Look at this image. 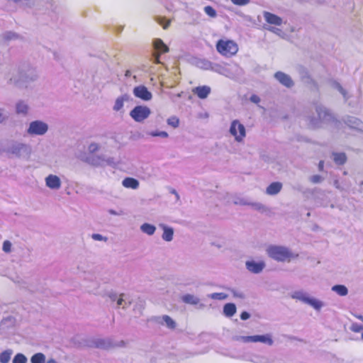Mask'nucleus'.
I'll return each instance as SVG.
<instances>
[{
    "label": "nucleus",
    "mask_w": 363,
    "mask_h": 363,
    "mask_svg": "<svg viewBox=\"0 0 363 363\" xmlns=\"http://www.w3.org/2000/svg\"><path fill=\"white\" fill-rule=\"evenodd\" d=\"M230 292L232 293V294L233 295L234 297H236V298H241V299H243L245 298V294L240 291H238V290H235L234 289H230Z\"/></svg>",
    "instance_id": "nucleus-51"
},
{
    "label": "nucleus",
    "mask_w": 363,
    "mask_h": 363,
    "mask_svg": "<svg viewBox=\"0 0 363 363\" xmlns=\"http://www.w3.org/2000/svg\"><path fill=\"white\" fill-rule=\"evenodd\" d=\"M131 304L128 296L125 294L121 293L116 302V308L126 309Z\"/></svg>",
    "instance_id": "nucleus-23"
},
{
    "label": "nucleus",
    "mask_w": 363,
    "mask_h": 363,
    "mask_svg": "<svg viewBox=\"0 0 363 363\" xmlns=\"http://www.w3.org/2000/svg\"><path fill=\"white\" fill-rule=\"evenodd\" d=\"M3 36L6 40H12L17 38V35L15 33L11 32L4 33Z\"/></svg>",
    "instance_id": "nucleus-55"
},
{
    "label": "nucleus",
    "mask_w": 363,
    "mask_h": 363,
    "mask_svg": "<svg viewBox=\"0 0 363 363\" xmlns=\"http://www.w3.org/2000/svg\"><path fill=\"white\" fill-rule=\"evenodd\" d=\"M27 357L22 353L16 354L13 359V363H27Z\"/></svg>",
    "instance_id": "nucleus-38"
},
{
    "label": "nucleus",
    "mask_w": 363,
    "mask_h": 363,
    "mask_svg": "<svg viewBox=\"0 0 363 363\" xmlns=\"http://www.w3.org/2000/svg\"><path fill=\"white\" fill-rule=\"evenodd\" d=\"M122 184L124 187L128 189H137L139 187V182L132 177H126L125 178Z\"/></svg>",
    "instance_id": "nucleus-27"
},
{
    "label": "nucleus",
    "mask_w": 363,
    "mask_h": 363,
    "mask_svg": "<svg viewBox=\"0 0 363 363\" xmlns=\"http://www.w3.org/2000/svg\"><path fill=\"white\" fill-rule=\"evenodd\" d=\"M230 133L238 143L242 142L246 135L245 126L238 120L232 121L230 127Z\"/></svg>",
    "instance_id": "nucleus-10"
},
{
    "label": "nucleus",
    "mask_w": 363,
    "mask_h": 363,
    "mask_svg": "<svg viewBox=\"0 0 363 363\" xmlns=\"http://www.w3.org/2000/svg\"><path fill=\"white\" fill-rule=\"evenodd\" d=\"M254 342H262L266 345L272 346L274 343V341L272 334L266 333L264 335H254Z\"/></svg>",
    "instance_id": "nucleus-19"
},
{
    "label": "nucleus",
    "mask_w": 363,
    "mask_h": 363,
    "mask_svg": "<svg viewBox=\"0 0 363 363\" xmlns=\"http://www.w3.org/2000/svg\"><path fill=\"white\" fill-rule=\"evenodd\" d=\"M108 298L110 299L111 301L112 302H117V300L119 297V294H117L116 293H110L108 294Z\"/></svg>",
    "instance_id": "nucleus-56"
},
{
    "label": "nucleus",
    "mask_w": 363,
    "mask_h": 363,
    "mask_svg": "<svg viewBox=\"0 0 363 363\" xmlns=\"http://www.w3.org/2000/svg\"><path fill=\"white\" fill-rule=\"evenodd\" d=\"M171 193L173 194L174 195H175L176 198L177 200L179 199V194L177 192V191L175 189H172L171 191Z\"/></svg>",
    "instance_id": "nucleus-63"
},
{
    "label": "nucleus",
    "mask_w": 363,
    "mask_h": 363,
    "mask_svg": "<svg viewBox=\"0 0 363 363\" xmlns=\"http://www.w3.org/2000/svg\"><path fill=\"white\" fill-rule=\"evenodd\" d=\"M344 122L350 128L363 133V123L358 118L353 116H347L344 119Z\"/></svg>",
    "instance_id": "nucleus-16"
},
{
    "label": "nucleus",
    "mask_w": 363,
    "mask_h": 363,
    "mask_svg": "<svg viewBox=\"0 0 363 363\" xmlns=\"http://www.w3.org/2000/svg\"><path fill=\"white\" fill-rule=\"evenodd\" d=\"M333 86L335 89H337L343 96L345 100L348 99L347 96V91L342 87L338 82H333Z\"/></svg>",
    "instance_id": "nucleus-43"
},
{
    "label": "nucleus",
    "mask_w": 363,
    "mask_h": 363,
    "mask_svg": "<svg viewBox=\"0 0 363 363\" xmlns=\"http://www.w3.org/2000/svg\"><path fill=\"white\" fill-rule=\"evenodd\" d=\"M29 111V106L23 101H19L16 104V112L18 114L26 116L28 114Z\"/></svg>",
    "instance_id": "nucleus-28"
},
{
    "label": "nucleus",
    "mask_w": 363,
    "mask_h": 363,
    "mask_svg": "<svg viewBox=\"0 0 363 363\" xmlns=\"http://www.w3.org/2000/svg\"><path fill=\"white\" fill-rule=\"evenodd\" d=\"M151 114V110L146 106H136L130 112V117L138 123H142Z\"/></svg>",
    "instance_id": "nucleus-9"
},
{
    "label": "nucleus",
    "mask_w": 363,
    "mask_h": 363,
    "mask_svg": "<svg viewBox=\"0 0 363 363\" xmlns=\"http://www.w3.org/2000/svg\"><path fill=\"white\" fill-rule=\"evenodd\" d=\"M205 13L211 18H215L217 16L216 10L211 6H206L203 9Z\"/></svg>",
    "instance_id": "nucleus-42"
},
{
    "label": "nucleus",
    "mask_w": 363,
    "mask_h": 363,
    "mask_svg": "<svg viewBox=\"0 0 363 363\" xmlns=\"http://www.w3.org/2000/svg\"><path fill=\"white\" fill-rule=\"evenodd\" d=\"M282 189V184L279 182H272L266 189V194L270 196L278 194Z\"/></svg>",
    "instance_id": "nucleus-24"
},
{
    "label": "nucleus",
    "mask_w": 363,
    "mask_h": 363,
    "mask_svg": "<svg viewBox=\"0 0 363 363\" xmlns=\"http://www.w3.org/2000/svg\"><path fill=\"white\" fill-rule=\"evenodd\" d=\"M247 269L253 274H259L264 269L266 264L264 262H255L253 260L245 262Z\"/></svg>",
    "instance_id": "nucleus-14"
},
{
    "label": "nucleus",
    "mask_w": 363,
    "mask_h": 363,
    "mask_svg": "<svg viewBox=\"0 0 363 363\" xmlns=\"http://www.w3.org/2000/svg\"><path fill=\"white\" fill-rule=\"evenodd\" d=\"M5 120V118L2 113V109L0 108V123H1Z\"/></svg>",
    "instance_id": "nucleus-64"
},
{
    "label": "nucleus",
    "mask_w": 363,
    "mask_h": 363,
    "mask_svg": "<svg viewBox=\"0 0 363 363\" xmlns=\"http://www.w3.org/2000/svg\"><path fill=\"white\" fill-rule=\"evenodd\" d=\"M263 17L268 24L267 26H264V29L282 38H285V33L280 28H277V26H280L283 23V20L281 17L269 11H264Z\"/></svg>",
    "instance_id": "nucleus-3"
},
{
    "label": "nucleus",
    "mask_w": 363,
    "mask_h": 363,
    "mask_svg": "<svg viewBox=\"0 0 363 363\" xmlns=\"http://www.w3.org/2000/svg\"><path fill=\"white\" fill-rule=\"evenodd\" d=\"M208 296L213 300H225L228 298V295L225 293H213Z\"/></svg>",
    "instance_id": "nucleus-39"
},
{
    "label": "nucleus",
    "mask_w": 363,
    "mask_h": 363,
    "mask_svg": "<svg viewBox=\"0 0 363 363\" xmlns=\"http://www.w3.org/2000/svg\"><path fill=\"white\" fill-rule=\"evenodd\" d=\"M12 244L9 240H5L3 242L2 250L6 253L11 252Z\"/></svg>",
    "instance_id": "nucleus-46"
},
{
    "label": "nucleus",
    "mask_w": 363,
    "mask_h": 363,
    "mask_svg": "<svg viewBox=\"0 0 363 363\" xmlns=\"http://www.w3.org/2000/svg\"><path fill=\"white\" fill-rule=\"evenodd\" d=\"M133 94L135 97L145 101H150L152 98V93L143 85L135 86L133 90Z\"/></svg>",
    "instance_id": "nucleus-13"
},
{
    "label": "nucleus",
    "mask_w": 363,
    "mask_h": 363,
    "mask_svg": "<svg viewBox=\"0 0 363 363\" xmlns=\"http://www.w3.org/2000/svg\"><path fill=\"white\" fill-rule=\"evenodd\" d=\"M89 163L94 166H114L116 164L113 157L104 156H93L89 158Z\"/></svg>",
    "instance_id": "nucleus-12"
},
{
    "label": "nucleus",
    "mask_w": 363,
    "mask_h": 363,
    "mask_svg": "<svg viewBox=\"0 0 363 363\" xmlns=\"http://www.w3.org/2000/svg\"><path fill=\"white\" fill-rule=\"evenodd\" d=\"M250 313L246 311L242 312L240 315V318L243 320H247L248 318H250Z\"/></svg>",
    "instance_id": "nucleus-59"
},
{
    "label": "nucleus",
    "mask_w": 363,
    "mask_h": 363,
    "mask_svg": "<svg viewBox=\"0 0 363 363\" xmlns=\"http://www.w3.org/2000/svg\"><path fill=\"white\" fill-rule=\"evenodd\" d=\"M292 298L298 300L313 307L316 311H320L323 306L324 303L315 298L311 297L307 293L303 291H295L291 295Z\"/></svg>",
    "instance_id": "nucleus-6"
},
{
    "label": "nucleus",
    "mask_w": 363,
    "mask_h": 363,
    "mask_svg": "<svg viewBox=\"0 0 363 363\" xmlns=\"http://www.w3.org/2000/svg\"><path fill=\"white\" fill-rule=\"evenodd\" d=\"M149 135L153 137L167 138L168 133L165 131H152Z\"/></svg>",
    "instance_id": "nucleus-47"
},
{
    "label": "nucleus",
    "mask_w": 363,
    "mask_h": 363,
    "mask_svg": "<svg viewBox=\"0 0 363 363\" xmlns=\"http://www.w3.org/2000/svg\"><path fill=\"white\" fill-rule=\"evenodd\" d=\"M231 2L237 6H245L248 4L250 1V0H230Z\"/></svg>",
    "instance_id": "nucleus-52"
},
{
    "label": "nucleus",
    "mask_w": 363,
    "mask_h": 363,
    "mask_svg": "<svg viewBox=\"0 0 363 363\" xmlns=\"http://www.w3.org/2000/svg\"><path fill=\"white\" fill-rule=\"evenodd\" d=\"M167 123L173 128H177L179 125V120L177 117L172 116L167 119Z\"/></svg>",
    "instance_id": "nucleus-41"
},
{
    "label": "nucleus",
    "mask_w": 363,
    "mask_h": 363,
    "mask_svg": "<svg viewBox=\"0 0 363 363\" xmlns=\"http://www.w3.org/2000/svg\"><path fill=\"white\" fill-rule=\"evenodd\" d=\"M100 145L96 143H91L88 146V151L90 153H94L99 150Z\"/></svg>",
    "instance_id": "nucleus-49"
},
{
    "label": "nucleus",
    "mask_w": 363,
    "mask_h": 363,
    "mask_svg": "<svg viewBox=\"0 0 363 363\" xmlns=\"http://www.w3.org/2000/svg\"><path fill=\"white\" fill-rule=\"evenodd\" d=\"M96 347L104 350H109L113 348V341L110 338L98 339L95 341Z\"/></svg>",
    "instance_id": "nucleus-21"
},
{
    "label": "nucleus",
    "mask_w": 363,
    "mask_h": 363,
    "mask_svg": "<svg viewBox=\"0 0 363 363\" xmlns=\"http://www.w3.org/2000/svg\"><path fill=\"white\" fill-rule=\"evenodd\" d=\"M309 180L313 184H319L324 180V178L320 175L315 174L310 177Z\"/></svg>",
    "instance_id": "nucleus-45"
},
{
    "label": "nucleus",
    "mask_w": 363,
    "mask_h": 363,
    "mask_svg": "<svg viewBox=\"0 0 363 363\" xmlns=\"http://www.w3.org/2000/svg\"><path fill=\"white\" fill-rule=\"evenodd\" d=\"M45 185L50 189L57 190L61 187V180L60 177L55 174H49L45 179Z\"/></svg>",
    "instance_id": "nucleus-15"
},
{
    "label": "nucleus",
    "mask_w": 363,
    "mask_h": 363,
    "mask_svg": "<svg viewBox=\"0 0 363 363\" xmlns=\"http://www.w3.org/2000/svg\"><path fill=\"white\" fill-rule=\"evenodd\" d=\"M362 327L358 324H353L351 327V330L353 332L358 333L362 330Z\"/></svg>",
    "instance_id": "nucleus-57"
},
{
    "label": "nucleus",
    "mask_w": 363,
    "mask_h": 363,
    "mask_svg": "<svg viewBox=\"0 0 363 363\" xmlns=\"http://www.w3.org/2000/svg\"><path fill=\"white\" fill-rule=\"evenodd\" d=\"M331 290L340 296H345L348 294V289L345 285H334L332 286Z\"/></svg>",
    "instance_id": "nucleus-31"
},
{
    "label": "nucleus",
    "mask_w": 363,
    "mask_h": 363,
    "mask_svg": "<svg viewBox=\"0 0 363 363\" xmlns=\"http://www.w3.org/2000/svg\"><path fill=\"white\" fill-rule=\"evenodd\" d=\"M193 92L196 94L199 98L204 99L207 98L211 93V88L208 86H200L194 88Z\"/></svg>",
    "instance_id": "nucleus-22"
},
{
    "label": "nucleus",
    "mask_w": 363,
    "mask_h": 363,
    "mask_svg": "<svg viewBox=\"0 0 363 363\" xmlns=\"http://www.w3.org/2000/svg\"><path fill=\"white\" fill-rule=\"evenodd\" d=\"M250 99L252 103L255 104H258L260 101V98L255 94L252 95Z\"/></svg>",
    "instance_id": "nucleus-58"
},
{
    "label": "nucleus",
    "mask_w": 363,
    "mask_h": 363,
    "mask_svg": "<svg viewBox=\"0 0 363 363\" xmlns=\"http://www.w3.org/2000/svg\"><path fill=\"white\" fill-rule=\"evenodd\" d=\"M22 75L20 68L13 69L6 77L7 84L18 89H23Z\"/></svg>",
    "instance_id": "nucleus-11"
},
{
    "label": "nucleus",
    "mask_w": 363,
    "mask_h": 363,
    "mask_svg": "<svg viewBox=\"0 0 363 363\" xmlns=\"http://www.w3.org/2000/svg\"><path fill=\"white\" fill-rule=\"evenodd\" d=\"M127 345V342L124 340H120L118 342L113 341V348L114 347H124Z\"/></svg>",
    "instance_id": "nucleus-54"
},
{
    "label": "nucleus",
    "mask_w": 363,
    "mask_h": 363,
    "mask_svg": "<svg viewBox=\"0 0 363 363\" xmlns=\"http://www.w3.org/2000/svg\"><path fill=\"white\" fill-rule=\"evenodd\" d=\"M140 229L143 233L152 235L155 233L156 227L154 225L145 223L140 225Z\"/></svg>",
    "instance_id": "nucleus-30"
},
{
    "label": "nucleus",
    "mask_w": 363,
    "mask_h": 363,
    "mask_svg": "<svg viewBox=\"0 0 363 363\" xmlns=\"http://www.w3.org/2000/svg\"><path fill=\"white\" fill-rule=\"evenodd\" d=\"M48 129L49 126L47 123L43 121L35 120L29 123L26 133L30 136H42L47 133Z\"/></svg>",
    "instance_id": "nucleus-8"
},
{
    "label": "nucleus",
    "mask_w": 363,
    "mask_h": 363,
    "mask_svg": "<svg viewBox=\"0 0 363 363\" xmlns=\"http://www.w3.org/2000/svg\"><path fill=\"white\" fill-rule=\"evenodd\" d=\"M181 299L184 303L186 304L196 306L200 303L199 298L190 294H184L182 296Z\"/></svg>",
    "instance_id": "nucleus-26"
},
{
    "label": "nucleus",
    "mask_w": 363,
    "mask_h": 363,
    "mask_svg": "<svg viewBox=\"0 0 363 363\" xmlns=\"http://www.w3.org/2000/svg\"><path fill=\"white\" fill-rule=\"evenodd\" d=\"M157 323L160 324L164 323L169 329H174L177 326L175 321L169 315H164L157 318Z\"/></svg>",
    "instance_id": "nucleus-25"
},
{
    "label": "nucleus",
    "mask_w": 363,
    "mask_h": 363,
    "mask_svg": "<svg viewBox=\"0 0 363 363\" xmlns=\"http://www.w3.org/2000/svg\"><path fill=\"white\" fill-rule=\"evenodd\" d=\"M159 227L163 230L162 238L166 242H171L174 238V228L164 223H160Z\"/></svg>",
    "instance_id": "nucleus-18"
},
{
    "label": "nucleus",
    "mask_w": 363,
    "mask_h": 363,
    "mask_svg": "<svg viewBox=\"0 0 363 363\" xmlns=\"http://www.w3.org/2000/svg\"><path fill=\"white\" fill-rule=\"evenodd\" d=\"M22 75V82L24 88L38 79V72L37 69L30 65H23L19 67Z\"/></svg>",
    "instance_id": "nucleus-7"
},
{
    "label": "nucleus",
    "mask_w": 363,
    "mask_h": 363,
    "mask_svg": "<svg viewBox=\"0 0 363 363\" xmlns=\"http://www.w3.org/2000/svg\"><path fill=\"white\" fill-rule=\"evenodd\" d=\"M333 157L334 162L339 165L345 164L347 160L346 155L342 152H334L333 153Z\"/></svg>",
    "instance_id": "nucleus-33"
},
{
    "label": "nucleus",
    "mask_w": 363,
    "mask_h": 363,
    "mask_svg": "<svg viewBox=\"0 0 363 363\" xmlns=\"http://www.w3.org/2000/svg\"><path fill=\"white\" fill-rule=\"evenodd\" d=\"M153 46L155 49L160 53H165L169 52V48L160 38L155 39L153 41Z\"/></svg>",
    "instance_id": "nucleus-29"
},
{
    "label": "nucleus",
    "mask_w": 363,
    "mask_h": 363,
    "mask_svg": "<svg viewBox=\"0 0 363 363\" xmlns=\"http://www.w3.org/2000/svg\"><path fill=\"white\" fill-rule=\"evenodd\" d=\"M130 99V96L127 94L118 96L114 103L113 109L115 111H121L123 109L124 103Z\"/></svg>",
    "instance_id": "nucleus-20"
},
{
    "label": "nucleus",
    "mask_w": 363,
    "mask_h": 363,
    "mask_svg": "<svg viewBox=\"0 0 363 363\" xmlns=\"http://www.w3.org/2000/svg\"><path fill=\"white\" fill-rule=\"evenodd\" d=\"M333 184H334V186H335L337 189H341V187H340V184H339V181H338L337 179H335V180L334 181Z\"/></svg>",
    "instance_id": "nucleus-62"
},
{
    "label": "nucleus",
    "mask_w": 363,
    "mask_h": 363,
    "mask_svg": "<svg viewBox=\"0 0 363 363\" xmlns=\"http://www.w3.org/2000/svg\"><path fill=\"white\" fill-rule=\"evenodd\" d=\"M216 50L223 56L230 57L238 52V45L231 40H219L216 43Z\"/></svg>",
    "instance_id": "nucleus-5"
},
{
    "label": "nucleus",
    "mask_w": 363,
    "mask_h": 363,
    "mask_svg": "<svg viewBox=\"0 0 363 363\" xmlns=\"http://www.w3.org/2000/svg\"><path fill=\"white\" fill-rule=\"evenodd\" d=\"M91 238L94 240H96V241L107 242V240H108V238H106L105 236H103L102 235L99 234V233H94V234H92L91 235Z\"/></svg>",
    "instance_id": "nucleus-50"
},
{
    "label": "nucleus",
    "mask_w": 363,
    "mask_h": 363,
    "mask_svg": "<svg viewBox=\"0 0 363 363\" xmlns=\"http://www.w3.org/2000/svg\"><path fill=\"white\" fill-rule=\"evenodd\" d=\"M0 152L9 158L28 160L32 155L30 145L16 140H9L0 147Z\"/></svg>",
    "instance_id": "nucleus-1"
},
{
    "label": "nucleus",
    "mask_w": 363,
    "mask_h": 363,
    "mask_svg": "<svg viewBox=\"0 0 363 363\" xmlns=\"http://www.w3.org/2000/svg\"><path fill=\"white\" fill-rule=\"evenodd\" d=\"M315 113L317 117L308 116L307 118L308 125L311 128H316L320 127L322 123H328L333 118L331 114L325 107L320 106H316Z\"/></svg>",
    "instance_id": "nucleus-4"
},
{
    "label": "nucleus",
    "mask_w": 363,
    "mask_h": 363,
    "mask_svg": "<svg viewBox=\"0 0 363 363\" xmlns=\"http://www.w3.org/2000/svg\"><path fill=\"white\" fill-rule=\"evenodd\" d=\"M255 210H257L259 212L264 213L268 211L267 207H266L264 204L258 202H251L250 205Z\"/></svg>",
    "instance_id": "nucleus-37"
},
{
    "label": "nucleus",
    "mask_w": 363,
    "mask_h": 363,
    "mask_svg": "<svg viewBox=\"0 0 363 363\" xmlns=\"http://www.w3.org/2000/svg\"><path fill=\"white\" fill-rule=\"evenodd\" d=\"M236 313V306L234 303H226L223 307V313L227 317H232Z\"/></svg>",
    "instance_id": "nucleus-32"
},
{
    "label": "nucleus",
    "mask_w": 363,
    "mask_h": 363,
    "mask_svg": "<svg viewBox=\"0 0 363 363\" xmlns=\"http://www.w3.org/2000/svg\"><path fill=\"white\" fill-rule=\"evenodd\" d=\"M7 1L13 2L23 6H29L33 3V0H6Z\"/></svg>",
    "instance_id": "nucleus-48"
},
{
    "label": "nucleus",
    "mask_w": 363,
    "mask_h": 363,
    "mask_svg": "<svg viewBox=\"0 0 363 363\" xmlns=\"http://www.w3.org/2000/svg\"><path fill=\"white\" fill-rule=\"evenodd\" d=\"M13 354V350L8 349L0 353V363H8Z\"/></svg>",
    "instance_id": "nucleus-34"
},
{
    "label": "nucleus",
    "mask_w": 363,
    "mask_h": 363,
    "mask_svg": "<svg viewBox=\"0 0 363 363\" xmlns=\"http://www.w3.org/2000/svg\"><path fill=\"white\" fill-rule=\"evenodd\" d=\"M165 19L161 17L157 18V22L159 24L162 25L164 29H167L168 26H169L170 22L167 21L165 22Z\"/></svg>",
    "instance_id": "nucleus-53"
},
{
    "label": "nucleus",
    "mask_w": 363,
    "mask_h": 363,
    "mask_svg": "<svg viewBox=\"0 0 363 363\" xmlns=\"http://www.w3.org/2000/svg\"><path fill=\"white\" fill-rule=\"evenodd\" d=\"M250 203L251 202H249L245 199H240V201L238 203L240 205H243V206H250Z\"/></svg>",
    "instance_id": "nucleus-60"
},
{
    "label": "nucleus",
    "mask_w": 363,
    "mask_h": 363,
    "mask_svg": "<svg viewBox=\"0 0 363 363\" xmlns=\"http://www.w3.org/2000/svg\"><path fill=\"white\" fill-rule=\"evenodd\" d=\"M14 323H15V318L13 316L9 315V316H7L2 319V320L1 321V325L9 326V325H13L14 324Z\"/></svg>",
    "instance_id": "nucleus-40"
},
{
    "label": "nucleus",
    "mask_w": 363,
    "mask_h": 363,
    "mask_svg": "<svg viewBox=\"0 0 363 363\" xmlns=\"http://www.w3.org/2000/svg\"><path fill=\"white\" fill-rule=\"evenodd\" d=\"M247 361H250L253 363H267L266 357L258 354L252 355L250 357L247 359Z\"/></svg>",
    "instance_id": "nucleus-36"
},
{
    "label": "nucleus",
    "mask_w": 363,
    "mask_h": 363,
    "mask_svg": "<svg viewBox=\"0 0 363 363\" xmlns=\"http://www.w3.org/2000/svg\"><path fill=\"white\" fill-rule=\"evenodd\" d=\"M266 251L270 258L277 262H289L298 257V254L293 253L288 247L282 245H270Z\"/></svg>",
    "instance_id": "nucleus-2"
},
{
    "label": "nucleus",
    "mask_w": 363,
    "mask_h": 363,
    "mask_svg": "<svg viewBox=\"0 0 363 363\" xmlns=\"http://www.w3.org/2000/svg\"><path fill=\"white\" fill-rule=\"evenodd\" d=\"M45 356L43 353H36L30 358L31 363H45Z\"/></svg>",
    "instance_id": "nucleus-35"
},
{
    "label": "nucleus",
    "mask_w": 363,
    "mask_h": 363,
    "mask_svg": "<svg viewBox=\"0 0 363 363\" xmlns=\"http://www.w3.org/2000/svg\"><path fill=\"white\" fill-rule=\"evenodd\" d=\"M275 79L279 81L282 85L286 87H291L294 85L293 80L291 77L282 72H277L274 74Z\"/></svg>",
    "instance_id": "nucleus-17"
},
{
    "label": "nucleus",
    "mask_w": 363,
    "mask_h": 363,
    "mask_svg": "<svg viewBox=\"0 0 363 363\" xmlns=\"http://www.w3.org/2000/svg\"><path fill=\"white\" fill-rule=\"evenodd\" d=\"M323 167H324V162L323 160L320 161L319 162V164H318V169L320 171H323Z\"/></svg>",
    "instance_id": "nucleus-61"
},
{
    "label": "nucleus",
    "mask_w": 363,
    "mask_h": 363,
    "mask_svg": "<svg viewBox=\"0 0 363 363\" xmlns=\"http://www.w3.org/2000/svg\"><path fill=\"white\" fill-rule=\"evenodd\" d=\"M235 340L242 342H254V335L251 336H239L235 337Z\"/></svg>",
    "instance_id": "nucleus-44"
}]
</instances>
